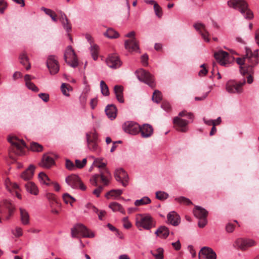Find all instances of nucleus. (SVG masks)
I'll return each instance as SVG.
<instances>
[{"mask_svg": "<svg viewBox=\"0 0 259 259\" xmlns=\"http://www.w3.org/2000/svg\"><path fill=\"white\" fill-rule=\"evenodd\" d=\"M35 169V167L33 165H30L27 169H26L24 171H23L21 175V177L24 180L28 181L32 178L34 171Z\"/></svg>", "mask_w": 259, "mask_h": 259, "instance_id": "25", "label": "nucleus"}, {"mask_svg": "<svg viewBox=\"0 0 259 259\" xmlns=\"http://www.w3.org/2000/svg\"><path fill=\"white\" fill-rule=\"evenodd\" d=\"M175 200L182 204L186 205H193L192 201L189 199L183 196L177 197L175 198Z\"/></svg>", "mask_w": 259, "mask_h": 259, "instance_id": "41", "label": "nucleus"}, {"mask_svg": "<svg viewBox=\"0 0 259 259\" xmlns=\"http://www.w3.org/2000/svg\"><path fill=\"white\" fill-rule=\"evenodd\" d=\"M88 147L90 150L99 153L100 148L98 144V137L96 133H90L87 134Z\"/></svg>", "mask_w": 259, "mask_h": 259, "instance_id": "11", "label": "nucleus"}, {"mask_svg": "<svg viewBox=\"0 0 259 259\" xmlns=\"http://www.w3.org/2000/svg\"><path fill=\"white\" fill-rule=\"evenodd\" d=\"M227 4L229 7L238 9L246 19L253 17V13L248 8V5L244 0H229Z\"/></svg>", "mask_w": 259, "mask_h": 259, "instance_id": "4", "label": "nucleus"}, {"mask_svg": "<svg viewBox=\"0 0 259 259\" xmlns=\"http://www.w3.org/2000/svg\"><path fill=\"white\" fill-rule=\"evenodd\" d=\"M122 222L125 228L130 229L132 227V224L128 221L127 217L123 218Z\"/></svg>", "mask_w": 259, "mask_h": 259, "instance_id": "61", "label": "nucleus"}, {"mask_svg": "<svg viewBox=\"0 0 259 259\" xmlns=\"http://www.w3.org/2000/svg\"><path fill=\"white\" fill-rule=\"evenodd\" d=\"M19 210L20 212V220L22 224L24 225L29 224L30 217L28 211L23 208H20Z\"/></svg>", "mask_w": 259, "mask_h": 259, "instance_id": "30", "label": "nucleus"}, {"mask_svg": "<svg viewBox=\"0 0 259 259\" xmlns=\"http://www.w3.org/2000/svg\"><path fill=\"white\" fill-rule=\"evenodd\" d=\"M198 257L199 259H216L217 254L211 248L203 247L200 250Z\"/></svg>", "mask_w": 259, "mask_h": 259, "instance_id": "16", "label": "nucleus"}, {"mask_svg": "<svg viewBox=\"0 0 259 259\" xmlns=\"http://www.w3.org/2000/svg\"><path fill=\"white\" fill-rule=\"evenodd\" d=\"M136 33L135 31H131L126 34L125 36L130 39L126 40L124 42L125 48L130 52L136 51L139 50L138 41L135 37Z\"/></svg>", "mask_w": 259, "mask_h": 259, "instance_id": "9", "label": "nucleus"}, {"mask_svg": "<svg viewBox=\"0 0 259 259\" xmlns=\"http://www.w3.org/2000/svg\"><path fill=\"white\" fill-rule=\"evenodd\" d=\"M87 92L88 91L85 92H83L79 97L80 102L82 105L84 104L86 102L87 99Z\"/></svg>", "mask_w": 259, "mask_h": 259, "instance_id": "57", "label": "nucleus"}, {"mask_svg": "<svg viewBox=\"0 0 259 259\" xmlns=\"http://www.w3.org/2000/svg\"><path fill=\"white\" fill-rule=\"evenodd\" d=\"M167 220L169 223L174 226L178 225L180 222V216L174 211L167 214Z\"/></svg>", "mask_w": 259, "mask_h": 259, "instance_id": "28", "label": "nucleus"}, {"mask_svg": "<svg viewBox=\"0 0 259 259\" xmlns=\"http://www.w3.org/2000/svg\"><path fill=\"white\" fill-rule=\"evenodd\" d=\"M135 225L140 230L142 228L149 230L155 226V222L149 214L139 213L136 216Z\"/></svg>", "mask_w": 259, "mask_h": 259, "instance_id": "3", "label": "nucleus"}, {"mask_svg": "<svg viewBox=\"0 0 259 259\" xmlns=\"http://www.w3.org/2000/svg\"><path fill=\"white\" fill-rule=\"evenodd\" d=\"M25 186L27 191L31 194L34 195H37L38 194V189L34 183L32 182H28Z\"/></svg>", "mask_w": 259, "mask_h": 259, "instance_id": "34", "label": "nucleus"}, {"mask_svg": "<svg viewBox=\"0 0 259 259\" xmlns=\"http://www.w3.org/2000/svg\"><path fill=\"white\" fill-rule=\"evenodd\" d=\"M236 243L241 250H245L247 248L255 245V242L249 239H238L236 241Z\"/></svg>", "mask_w": 259, "mask_h": 259, "instance_id": "22", "label": "nucleus"}, {"mask_svg": "<svg viewBox=\"0 0 259 259\" xmlns=\"http://www.w3.org/2000/svg\"><path fill=\"white\" fill-rule=\"evenodd\" d=\"M75 201V198L71 197L69 194L66 193V204L67 203H69L71 206H73V203Z\"/></svg>", "mask_w": 259, "mask_h": 259, "instance_id": "55", "label": "nucleus"}, {"mask_svg": "<svg viewBox=\"0 0 259 259\" xmlns=\"http://www.w3.org/2000/svg\"><path fill=\"white\" fill-rule=\"evenodd\" d=\"M103 190V186H99L97 188L95 189L93 193L94 195H95L97 197H99L100 196V193Z\"/></svg>", "mask_w": 259, "mask_h": 259, "instance_id": "62", "label": "nucleus"}, {"mask_svg": "<svg viewBox=\"0 0 259 259\" xmlns=\"http://www.w3.org/2000/svg\"><path fill=\"white\" fill-rule=\"evenodd\" d=\"M244 79L242 81L237 82L234 80L228 81L226 84V91L231 94H240L242 92V86L245 84Z\"/></svg>", "mask_w": 259, "mask_h": 259, "instance_id": "10", "label": "nucleus"}, {"mask_svg": "<svg viewBox=\"0 0 259 259\" xmlns=\"http://www.w3.org/2000/svg\"><path fill=\"white\" fill-rule=\"evenodd\" d=\"M71 235L73 238H93L94 234L81 224H77L71 229Z\"/></svg>", "mask_w": 259, "mask_h": 259, "instance_id": "5", "label": "nucleus"}, {"mask_svg": "<svg viewBox=\"0 0 259 259\" xmlns=\"http://www.w3.org/2000/svg\"><path fill=\"white\" fill-rule=\"evenodd\" d=\"M52 186L54 189V190L56 192H59L60 190V187L59 184L57 182L51 181L50 182V185L49 186Z\"/></svg>", "mask_w": 259, "mask_h": 259, "instance_id": "64", "label": "nucleus"}, {"mask_svg": "<svg viewBox=\"0 0 259 259\" xmlns=\"http://www.w3.org/2000/svg\"><path fill=\"white\" fill-rule=\"evenodd\" d=\"M47 65L51 74H55L58 72L59 66L55 56H49L47 60Z\"/></svg>", "mask_w": 259, "mask_h": 259, "instance_id": "17", "label": "nucleus"}, {"mask_svg": "<svg viewBox=\"0 0 259 259\" xmlns=\"http://www.w3.org/2000/svg\"><path fill=\"white\" fill-rule=\"evenodd\" d=\"M114 177L116 181L121 183L124 187H125L127 185L128 177L123 169H117L115 171Z\"/></svg>", "mask_w": 259, "mask_h": 259, "instance_id": "19", "label": "nucleus"}, {"mask_svg": "<svg viewBox=\"0 0 259 259\" xmlns=\"http://www.w3.org/2000/svg\"><path fill=\"white\" fill-rule=\"evenodd\" d=\"M193 213L196 218L200 219L206 218L208 212L204 208L196 206L193 210Z\"/></svg>", "mask_w": 259, "mask_h": 259, "instance_id": "29", "label": "nucleus"}, {"mask_svg": "<svg viewBox=\"0 0 259 259\" xmlns=\"http://www.w3.org/2000/svg\"><path fill=\"white\" fill-rule=\"evenodd\" d=\"M136 73L138 78L140 80L147 84L152 88L155 87L154 77L149 72L144 70L143 69H140L136 71Z\"/></svg>", "mask_w": 259, "mask_h": 259, "instance_id": "8", "label": "nucleus"}, {"mask_svg": "<svg viewBox=\"0 0 259 259\" xmlns=\"http://www.w3.org/2000/svg\"><path fill=\"white\" fill-rule=\"evenodd\" d=\"M156 198L160 200H164L166 199L169 195L168 194L164 191H157L155 193Z\"/></svg>", "mask_w": 259, "mask_h": 259, "instance_id": "45", "label": "nucleus"}, {"mask_svg": "<svg viewBox=\"0 0 259 259\" xmlns=\"http://www.w3.org/2000/svg\"><path fill=\"white\" fill-rule=\"evenodd\" d=\"M122 193L120 190H112L109 191L106 195V197L107 199H110L111 197H113L116 199L117 197L119 196Z\"/></svg>", "mask_w": 259, "mask_h": 259, "instance_id": "37", "label": "nucleus"}, {"mask_svg": "<svg viewBox=\"0 0 259 259\" xmlns=\"http://www.w3.org/2000/svg\"><path fill=\"white\" fill-rule=\"evenodd\" d=\"M106 63L109 67L113 69L120 67L122 64L119 56L115 53L109 55L106 59Z\"/></svg>", "mask_w": 259, "mask_h": 259, "instance_id": "15", "label": "nucleus"}, {"mask_svg": "<svg viewBox=\"0 0 259 259\" xmlns=\"http://www.w3.org/2000/svg\"><path fill=\"white\" fill-rule=\"evenodd\" d=\"M258 50L254 53L248 48H246V54L243 58L237 59V63L240 65V71L243 75H247V82L250 84L253 82L252 68L258 63Z\"/></svg>", "mask_w": 259, "mask_h": 259, "instance_id": "1", "label": "nucleus"}, {"mask_svg": "<svg viewBox=\"0 0 259 259\" xmlns=\"http://www.w3.org/2000/svg\"><path fill=\"white\" fill-rule=\"evenodd\" d=\"M38 177L40 181L44 184H46L47 186L50 185V182L52 181L49 179V178L48 177V176H47V175L45 173L43 172L39 173Z\"/></svg>", "mask_w": 259, "mask_h": 259, "instance_id": "42", "label": "nucleus"}, {"mask_svg": "<svg viewBox=\"0 0 259 259\" xmlns=\"http://www.w3.org/2000/svg\"><path fill=\"white\" fill-rule=\"evenodd\" d=\"M98 46L96 45H93L91 47V53L94 60H96L98 57Z\"/></svg>", "mask_w": 259, "mask_h": 259, "instance_id": "43", "label": "nucleus"}, {"mask_svg": "<svg viewBox=\"0 0 259 259\" xmlns=\"http://www.w3.org/2000/svg\"><path fill=\"white\" fill-rule=\"evenodd\" d=\"M103 159L101 158H95L93 162V165L99 168L106 166V162H103Z\"/></svg>", "mask_w": 259, "mask_h": 259, "instance_id": "48", "label": "nucleus"}, {"mask_svg": "<svg viewBox=\"0 0 259 259\" xmlns=\"http://www.w3.org/2000/svg\"><path fill=\"white\" fill-rule=\"evenodd\" d=\"M151 253L155 259H163V249L162 248L157 249L156 253H153L152 251Z\"/></svg>", "mask_w": 259, "mask_h": 259, "instance_id": "50", "label": "nucleus"}, {"mask_svg": "<svg viewBox=\"0 0 259 259\" xmlns=\"http://www.w3.org/2000/svg\"><path fill=\"white\" fill-rule=\"evenodd\" d=\"M162 99L161 93L158 90H155L152 96V100L156 103H159Z\"/></svg>", "mask_w": 259, "mask_h": 259, "instance_id": "49", "label": "nucleus"}, {"mask_svg": "<svg viewBox=\"0 0 259 259\" xmlns=\"http://www.w3.org/2000/svg\"><path fill=\"white\" fill-rule=\"evenodd\" d=\"M179 117L187 116L189 119H192L193 117V115L191 113H187L186 111H182L179 114Z\"/></svg>", "mask_w": 259, "mask_h": 259, "instance_id": "59", "label": "nucleus"}, {"mask_svg": "<svg viewBox=\"0 0 259 259\" xmlns=\"http://www.w3.org/2000/svg\"><path fill=\"white\" fill-rule=\"evenodd\" d=\"M140 132L143 138H146L152 136L153 133V129L151 125L145 123L140 126Z\"/></svg>", "mask_w": 259, "mask_h": 259, "instance_id": "24", "label": "nucleus"}, {"mask_svg": "<svg viewBox=\"0 0 259 259\" xmlns=\"http://www.w3.org/2000/svg\"><path fill=\"white\" fill-rule=\"evenodd\" d=\"M117 109L113 105H108L105 109V112L109 118L111 120L114 119L116 117Z\"/></svg>", "mask_w": 259, "mask_h": 259, "instance_id": "27", "label": "nucleus"}, {"mask_svg": "<svg viewBox=\"0 0 259 259\" xmlns=\"http://www.w3.org/2000/svg\"><path fill=\"white\" fill-rule=\"evenodd\" d=\"M5 186L7 189L10 192H15L19 190V187L16 183H12L9 179H7L5 181Z\"/></svg>", "mask_w": 259, "mask_h": 259, "instance_id": "35", "label": "nucleus"}, {"mask_svg": "<svg viewBox=\"0 0 259 259\" xmlns=\"http://www.w3.org/2000/svg\"><path fill=\"white\" fill-rule=\"evenodd\" d=\"M66 182L73 188H79L81 190L86 189L85 186L75 175H71L66 178Z\"/></svg>", "mask_w": 259, "mask_h": 259, "instance_id": "13", "label": "nucleus"}, {"mask_svg": "<svg viewBox=\"0 0 259 259\" xmlns=\"http://www.w3.org/2000/svg\"><path fill=\"white\" fill-rule=\"evenodd\" d=\"M7 7V3L5 0H0V13H3Z\"/></svg>", "mask_w": 259, "mask_h": 259, "instance_id": "58", "label": "nucleus"}, {"mask_svg": "<svg viewBox=\"0 0 259 259\" xmlns=\"http://www.w3.org/2000/svg\"><path fill=\"white\" fill-rule=\"evenodd\" d=\"M100 169V174L93 176L90 179L91 183L93 185L97 186L98 180L100 179L104 185L107 186L109 183L108 177L111 176L110 172L106 166Z\"/></svg>", "mask_w": 259, "mask_h": 259, "instance_id": "6", "label": "nucleus"}, {"mask_svg": "<svg viewBox=\"0 0 259 259\" xmlns=\"http://www.w3.org/2000/svg\"><path fill=\"white\" fill-rule=\"evenodd\" d=\"M87 162V160L86 158L83 159L82 161H80V160H78V159L75 160V168H83L86 165Z\"/></svg>", "mask_w": 259, "mask_h": 259, "instance_id": "51", "label": "nucleus"}, {"mask_svg": "<svg viewBox=\"0 0 259 259\" xmlns=\"http://www.w3.org/2000/svg\"><path fill=\"white\" fill-rule=\"evenodd\" d=\"M55 164L54 159L48 154H44L42 157L39 165L46 168H50Z\"/></svg>", "mask_w": 259, "mask_h": 259, "instance_id": "23", "label": "nucleus"}, {"mask_svg": "<svg viewBox=\"0 0 259 259\" xmlns=\"http://www.w3.org/2000/svg\"><path fill=\"white\" fill-rule=\"evenodd\" d=\"M66 63L72 68H76L78 66V57L71 45L66 48Z\"/></svg>", "mask_w": 259, "mask_h": 259, "instance_id": "7", "label": "nucleus"}, {"mask_svg": "<svg viewBox=\"0 0 259 259\" xmlns=\"http://www.w3.org/2000/svg\"><path fill=\"white\" fill-rule=\"evenodd\" d=\"M32 76L29 74H26L24 76V80L25 85L27 88L34 92H38L39 91L38 88L31 82Z\"/></svg>", "mask_w": 259, "mask_h": 259, "instance_id": "26", "label": "nucleus"}, {"mask_svg": "<svg viewBox=\"0 0 259 259\" xmlns=\"http://www.w3.org/2000/svg\"><path fill=\"white\" fill-rule=\"evenodd\" d=\"M214 57L222 65H225L229 62L230 56L229 54L222 50L215 53Z\"/></svg>", "mask_w": 259, "mask_h": 259, "instance_id": "21", "label": "nucleus"}, {"mask_svg": "<svg viewBox=\"0 0 259 259\" xmlns=\"http://www.w3.org/2000/svg\"><path fill=\"white\" fill-rule=\"evenodd\" d=\"M109 207L114 212L119 211L123 214H125V210L122 206L116 202H111Z\"/></svg>", "mask_w": 259, "mask_h": 259, "instance_id": "36", "label": "nucleus"}, {"mask_svg": "<svg viewBox=\"0 0 259 259\" xmlns=\"http://www.w3.org/2000/svg\"><path fill=\"white\" fill-rule=\"evenodd\" d=\"M122 128L125 133L134 135L140 133V126L137 123L127 121L123 124Z\"/></svg>", "mask_w": 259, "mask_h": 259, "instance_id": "14", "label": "nucleus"}, {"mask_svg": "<svg viewBox=\"0 0 259 259\" xmlns=\"http://www.w3.org/2000/svg\"><path fill=\"white\" fill-rule=\"evenodd\" d=\"M104 34L110 38H115L119 36L118 33L112 28H108Z\"/></svg>", "mask_w": 259, "mask_h": 259, "instance_id": "39", "label": "nucleus"}, {"mask_svg": "<svg viewBox=\"0 0 259 259\" xmlns=\"http://www.w3.org/2000/svg\"><path fill=\"white\" fill-rule=\"evenodd\" d=\"M12 232L17 237H19L23 235L22 229L19 227H16L14 230H12Z\"/></svg>", "mask_w": 259, "mask_h": 259, "instance_id": "52", "label": "nucleus"}, {"mask_svg": "<svg viewBox=\"0 0 259 259\" xmlns=\"http://www.w3.org/2000/svg\"><path fill=\"white\" fill-rule=\"evenodd\" d=\"M150 203H151L150 199L148 197H144L141 199L136 200L134 204L136 206H139L146 205Z\"/></svg>", "mask_w": 259, "mask_h": 259, "instance_id": "40", "label": "nucleus"}, {"mask_svg": "<svg viewBox=\"0 0 259 259\" xmlns=\"http://www.w3.org/2000/svg\"><path fill=\"white\" fill-rule=\"evenodd\" d=\"M42 149V146L36 142H32L30 144V149L33 151L40 152Z\"/></svg>", "mask_w": 259, "mask_h": 259, "instance_id": "47", "label": "nucleus"}, {"mask_svg": "<svg viewBox=\"0 0 259 259\" xmlns=\"http://www.w3.org/2000/svg\"><path fill=\"white\" fill-rule=\"evenodd\" d=\"M38 96L41 100H42L45 102H47L49 100L50 96L48 94L40 93L38 94Z\"/></svg>", "mask_w": 259, "mask_h": 259, "instance_id": "60", "label": "nucleus"}, {"mask_svg": "<svg viewBox=\"0 0 259 259\" xmlns=\"http://www.w3.org/2000/svg\"><path fill=\"white\" fill-rule=\"evenodd\" d=\"M72 26L71 24L70 23L69 20L66 17V32L68 33L67 37L68 39L70 40V42L71 44L73 43V39L71 35V34L69 33V32L71 31Z\"/></svg>", "mask_w": 259, "mask_h": 259, "instance_id": "46", "label": "nucleus"}, {"mask_svg": "<svg viewBox=\"0 0 259 259\" xmlns=\"http://www.w3.org/2000/svg\"><path fill=\"white\" fill-rule=\"evenodd\" d=\"M175 128L180 132H186L188 130V121L181 119L179 117H176L173 121Z\"/></svg>", "mask_w": 259, "mask_h": 259, "instance_id": "20", "label": "nucleus"}, {"mask_svg": "<svg viewBox=\"0 0 259 259\" xmlns=\"http://www.w3.org/2000/svg\"><path fill=\"white\" fill-rule=\"evenodd\" d=\"M8 141L11 144L9 149L10 157L13 158V154L20 156L24 154L26 144L23 140L19 139L15 136L10 135Z\"/></svg>", "mask_w": 259, "mask_h": 259, "instance_id": "2", "label": "nucleus"}, {"mask_svg": "<svg viewBox=\"0 0 259 259\" xmlns=\"http://www.w3.org/2000/svg\"><path fill=\"white\" fill-rule=\"evenodd\" d=\"M66 168L70 170H73L76 169L75 164L68 159H66Z\"/></svg>", "mask_w": 259, "mask_h": 259, "instance_id": "54", "label": "nucleus"}, {"mask_svg": "<svg viewBox=\"0 0 259 259\" xmlns=\"http://www.w3.org/2000/svg\"><path fill=\"white\" fill-rule=\"evenodd\" d=\"M114 91L117 100L120 103H123L124 102L123 87L121 85H115L114 88Z\"/></svg>", "mask_w": 259, "mask_h": 259, "instance_id": "33", "label": "nucleus"}, {"mask_svg": "<svg viewBox=\"0 0 259 259\" xmlns=\"http://www.w3.org/2000/svg\"><path fill=\"white\" fill-rule=\"evenodd\" d=\"M46 197L50 202L52 212L55 214H58L61 209V204L58 201L56 195L52 193L47 192Z\"/></svg>", "mask_w": 259, "mask_h": 259, "instance_id": "12", "label": "nucleus"}, {"mask_svg": "<svg viewBox=\"0 0 259 259\" xmlns=\"http://www.w3.org/2000/svg\"><path fill=\"white\" fill-rule=\"evenodd\" d=\"M154 9L156 15L159 17L162 15V11L160 7L158 5L157 3L155 4L154 6Z\"/></svg>", "mask_w": 259, "mask_h": 259, "instance_id": "56", "label": "nucleus"}, {"mask_svg": "<svg viewBox=\"0 0 259 259\" xmlns=\"http://www.w3.org/2000/svg\"><path fill=\"white\" fill-rule=\"evenodd\" d=\"M201 70L199 71L198 75L200 76H204L208 72V70L206 68L205 64H202L200 66Z\"/></svg>", "mask_w": 259, "mask_h": 259, "instance_id": "53", "label": "nucleus"}, {"mask_svg": "<svg viewBox=\"0 0 259 259\" xmlns=\"http://www.w3.org/2000/svg\"><path fill=\"white\" fill-rule=\"evenodd\" d=\"M20 63L24 66H25L26 70H28L31 68V64L29 62V58L25 53H23L19 56Z\"/></svg>", "mask_w": 259, "mask_h": 259, "instance_id": "32", "label": "nucleus"}, {"mask_svg": "<svg viewBox=\"0 0 259 259\" xmlns=\"http://www.w3.org/2000/svg\"><path fill=\"white\" fill-rule=\"evenodd\" d=\"M207 223L206 218H200L198 222V226L200 228H203Z\"/></svg>", "mask_w": 259, "mask_h": 259, "instance_id": "63", "label": "nucleus"}, {"mask_svg": "<svg viewBox=\"0 0 259 259\" xmlns=\"http://www.w3.org/2000/svg\"><path fill=\"white\" fill-rule=\"evenodd\" d=\"M193 26L205 41H210L209 33L207 30L205 25L204 24L200 22H197L195 23L193 25Z\"/></svg>", "mask_w": 259, "mask_h": 259, "instance_id": "18", "label": "nucleus"}, {"mask_svg": "<svg viewBox=\"0 0 259 259\" xmlns=\"http://www.w3.org/2000/svg\"><path fill=\"white\" fill-rule=\"evenodd\" d=\"M155 233L157 236L165 239L168 236L169 231L168 229L165 226H160L158 228Z\"/></svg>", "mask_w": 259, "mask_h": 259, "instance_id": "31", "label": "nucleus"}, {"mask_svg": "<svg viewBox=\"0 0 259 259\" xmlns=\"http://www.w3.org/2000/svg\"><path fill=\"white\" fill-rule=\"evenodd\" d=\"M100 87L102 94L104 96H108L109 95V89L105 82L103 80L100 82Z\"/></svg>", "mask_w": 259, "mask_h": 259, "instance_id": "44", "label": "nucleus"}, {"mask_svg": "<svg viewBox=\"0 0 259 259\" xmlns=\"http://www.w3.org/2000/svg\"><path fill=\"white\" fill-rule=\"evenodd\" d=\"M41 10L43 11L46 15L49 16L53 21H57V15L55 12L50 9L46 8L45 7H41Z\"/></svg>", "mask_w": 259, "mask_h": 259, "instance_id": "38", "label": "nucleus"}]
</instances>
